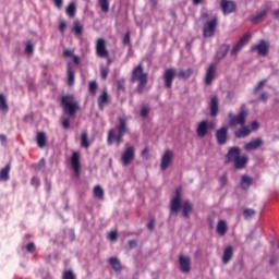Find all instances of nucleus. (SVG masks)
<instances>
[{
    "instance_id": "obj_30",
    "label": "nucleus",
    "mask_w": 279,
    "mask_h": 279,
    "mask_svg": "<svg viewBox=\"0 0 279 279\" xmlns=\"http://www.w3.org/2000/svg\"><path fill=\"white\" fill-rule=\"evenodd\" d=\"M110 98L108 97V92H104L102 95L98 97V106L100 110H104V104H109Z\"/></svg>"
},
{
    "instance_id": "obj_45",
    "label": "nucleus",
    "mask_w": 279,
    "mask_h": 279,
    "mask_svg": "<svg viewBox=\"0 0 279 279\" xmlns=\"http://www.w3.org/2000/svg\"><path fill=\"white\" fill-rule=\"evenodd\" d=\"M64 279H75V274H73V270H66L63 275Z\"/></svg>"
},
{
    "instance_id": "obj_24",
    "label": "nucleus",
    "mask_w": 279,
    "mask_h": 279,
    "mask_svg": "<svg viewBox=\"0 0 279 279\" xmlns=\"http://www.w3.org/2000/svg\"><path fill=\"white\" fill-rule=\"evenodd\" d=\"M251 184H254V179L247 174H243L240 181V187L242 191H247Z\"/></svg>"
},
{
    "instance_id": "obj_26",
    "label": "nucleus",
    "mask_w": 279,
    "mask_h": 279,
    "mask_svg": "<svg viewBox=\"0 0 279 279\" xmlns=\"http://www.w3.org/2000/svg\"><path fill=\"white\" fill-rule=\"evenodd\" d=\"M250 158L247 156L243 155L240 156L238 159H235L233 162L234 169H245V166L247 165Z\"/></svg>"
},
{
    "instance_id": "obj_25",
    "label": "nucleus",
    "mask_w": 279,
    "mask_h": 279,
    "mask_svg": "<svg viewBox=\"0 0 279 279\" xmlns=\"http://www.w3.org/2000/svg\"><path fill=\"white\" fill-rule=\"evenodd\" d=\"M234 254V248L232 246H227L223 251L222 263L223 265H228L230 260H232V256Z\"/></svg>"
},
{
    "instance_id": "obj_16",
    "label": "nucleus",
    "mask_w": 279,
    "mask_h": 279,
    "mask_svg": "<svg viewBox=\"0 0 279 279\" xmlns=\"http://www.w3.org/2000/svg\"><path fill=\"white\" fill-rule=\"evenodd\" d=\"M250 38H252V35L245 34L235 45V47L231 50V56H236L245 45L250 41Z\"/></svg>"
},
{
    "instance_id": "obj_53",
    "label": "nucleus",
    "mask_w": 279,
    "mask_h": 279,
    "mask_svg": "<svg viewBox=\"0 0 279 279\" xmlns=\"http://www.w3.org/2000/svg\"><path fill=\"white\" fill-rule=\"evenodd\" d=\"M26 53H34V44L28 43L25 49Z\"/></svg>"
},
{
    "instance_id": "obj_52",
    "label": "nucleus",
    "mask_w": 279,
    "mask_h": 279,
    "mask_svg": "<svg viewBox=\"0 0 279 279\" xmlns=\"http://www.w3.org/2000/svg\"><path fill=\"white\" fill-rule=\"evenodd\" d=\"M154 228H156V219L151 218L150 221L147 225V229L153 231Z\"/></svg>"
},
{
    "instance_id": "obj_3",
    "label": "nucleus",
    "mask_w": 279,
    "mask_h": 279,
    "mask_svg": "<svg viewBox=\"0 0 279 279\" xmlns=\"http://www.w3.org/2000/svg\"><path fill=\"white\" fill-rule=\"evenodd\" d=\"M147 77L148 75L145 73L142 63L134 68L131 75V82L133 84L137 82L136 93H138V95H142L145 90V86H147Z\"/></svg>"
},
{
    "instance_id": "obj_57",
    "label": "nucleus",
    "mask_w": 279,
    "mask_h": 279,
    "mask_svg": "<svg viewBox=\"0 0 279 279\" xmlns=\"http://www.w3.org/2000/svg\"><path fill=\"white\" fill-rule=\"evenodd\" d=\"M34 250H36V246L34 245L33 242H31V243H28V244L26 245V251H27V252L32 253V252H34Z\"/></svg>"
},
{
    "instance_id": "obj_32",
    "label": "nucleus",
    "mask_w": 279,
    "mask_h": 279,
    "mask_svg": "<svg viewBox=\"0 0 279 279\" xmlns=\"http://www.w3.org/2000/svg\"><path fill=\"white\" fill-rule=\"evenodd\" d=\"M193 75V69L180 70L178 73L179 80H189Z\"/></svg>"
},
{
    "instance_id": "obj_60",
    "label": "nucleus",
    "mask_w": 279,
    "mask_h": 279,
    "mask_svg": "<svg viewBox=\"0 0 279 279\" xmlns=\"http://www.w3.org/2000/svg\"><path fill=\"white\" fill-rule=\"evenodd\" d=\"M66 29V22H61L59 25V31L62 33H64V31Z\"/></svg>"
},
{
    "instance_id": "obj_12",
    "label": "nucleus",
    "mask_w": 279,
    "mask_h": 279,
    "mask_svg": "<svg viewBox=\"0 0 279 279\" xmlns=\"http://www.w3.org/2000/svg\"><path fill=\"white\" fill-rule=\"evenodd\" d=\"M263 145H265V141H263L262 137H257L252 140L251 142L246 143L244 145V149L246 151H256V149L263 147Z\"/></svg>"
},
{
    "instance_id": "obj_4",
    "label": "nucleus",
    "mask_w": 279,
    "mask_h": 279,
    "mask_svg": "<svg viewBox=\"0 0 279 279\" xmlns=\"http://www.w3.org/2000/svg\"><path fill=\"white\" fill-rule=\"evenodd\" d=\"M61 106L65 114L75 117V113L80 110V100H76L73 95H65L61 98Z\"/></svg>"
},
{
    "instance_id": "obj_40",
    "label": "nucleus",
    "mask_w": 279,
    "mask_h": 279,
    "mask_svg": "<svg viewBox=\"0 0 279 279\" xmlns=\"http://www.w3.org/2000/svg\"><path fill=\"white\" fill-rule=\"evenodd\" d=\"M94 195L95 197H97L98 199H104V189L100 187V185H96L94 187Z\"/></svg>"
},
{
    "instance_id": "obj_36",
    "label": "nucleus",
    "mask_w": 279,
    "mask_h": 279,
    "mask_svg": "<svg viewBox=\"0 0 279 279\" xmlns=\"http://www.w3.org/2000/svg\"><path fill=\"white\" fill-rule=\"evenodd\" d=\"M73 32H74L75 36H82V34L84 32V26H82V24H80V21H74Z\"/></svg>"
},
{
    "instance_id": "obj_41",
    "label": "nucleus",
    "mask_w": 279,
    "mask_h": 279,
    "mask_svg": "<svg viewBox=\"0 0 279 279\" xmlns=\"http://www.w3.org/2000/svg\"><path fill=\"white\" fill-rule=\"evenodd\" d=\"M265 84H267V80L259 81L257 86L253 89V95H257L259 90H263L265 88Z\"/></svg>"
},
{
    "instance_id": "obj_2",
    "label": "nucleus",
    "mask_w": 279,
    "mask_h": 279,
    "mask_svg": "<svg viewBox=\"0 0 279 279\" xmlns=\"http://www.w3.org/2000/svg\"><path fill=\"white\" fill-rule=\"evenodd\" d=\"M116 130L118 131V135L114 134V131L112 129L109 130L107 138L108 145H112V143H114V140L117 141L118 145H121V143H123V136L128 132V120H125V118L120 117L119 124L116 125Z\"/></svg>"
},
{
    "instance_id": "obj_46",
    "label": "nucleus",
    "mask_w": 279,
    "mask_h": 279,
    "mask_svg": "<svg viewBox=\"0 0 279 279\" xmlns=\"http://www.w3.org/2000/svg\"><path fill=\"white\" fill-rule=\"evenodd\" d=\"M219 182L221 186H226V184H228V175L226 174L220 175Z\"/></svg>"
},
{
    "instance_id": "obj_51",
    "label": "nucleus",
    "mask_w": 279,
    "mask_h": 279,
    "mask_svg": "<svg viewBox=\"0 0 279 279\" xmlns=\"http://www.w3.org/2000/svg\"><path fill=\"white\" fill-rule=\"evenodd\" d=\"M109 239L110 241H117V239H119V233L117 231H111L109 233Z\"/></svg>"
},
{
    "instance_id": "obj_58",
    "label": "nucleus",
    "mask_w": 279,
    "mask_h": 279,
    "mask_svg": "<svg viewBox=\"0 0 279 279\" xmlns=\"http://www.w3.org/2000/svg\"><path fill=\"white\" fill-rule=\"evenodd\" d=\"M136 245H137L136 240L129 241V250H134V247H136Z\"/></svg>"
},
{
    "instance_id": "obj_21",
    "label": "nucleus",
    "mask_w": 279,
    "mask_h": 279,
    "mask_svg": "<svg viewBox=\"0 0 279 279\" xmlns=\"http://www.w3.org/2000/svg\"><path fill=\"white\" fill-rule=\"evenodd\" d=\"M228 51H230V45L222 44L216 52L215 60H217V62H221V60L228 56Z\"/></svg>"
},
{
    "instance_id": "obj_47",
    "label": "nucleus",
    "mask_w": 279,
    "mask_h": 279,
    "mask_svg": "<svg viewBox=\"0 0 279 279\" xmlns=\"http://www.w3.org/2000/svg\"><path fill=\"white\" fill-rule=\"evenodd\" d=\"M269 99V94H267V92H263L258 98L259 101H267Z\"/></svg>"
},
{
    "instance_id": "obj_22",
    "label": "nucleus",
    "mask_w": 279,
    "mask_h": 279,
    "mask_svg": "<svg viewBox=\"0 0 279 279\" xmlns=\"http://www.w3.org/2000/svg\"><path fill=\"white\" fill-rule=\"evenodd\" d=\"M252 134V130L247 125H241V128L234 132L235 138H245Z\"/></svg>"
},
{
    "instance_id": "obj_48",
    "label": "nucleus",
    "mask_w": 279,
    "mask_h": 279,
    "mask_svg": "<svg viewBox=\"0 0 279 279\" xmlns=\"http://www.w3.org/2000/svg\"><path fill=\"white\" fill-rule=\"evenodd\" d=\"M117 84H118V90H123V88H125V78L119 80Z\"/></svg>"
},
{
    "instance_id": "obj_61",
    "label": "nucleus",
    "mask_w": 279,
    "mask_h": 279,
    "mask_svg": "<svg viewBox=\"0 0 279 279\" xmlns=\"http://www.w3.org/2000/svg\"><path fill=\"white\" fill-rule=\"evenodd\" d=\"M232 99H234V93L233 92H228L227 93V100L232 101Z\"/></svg>"
},
{
    "instance_id": "obj_27",
    "label": "nucleus",
    "mask_w": 279,
    "mask_h": 279,
    "mask_svg": "<svg viewBox=\"0 0 279 279\" xmlns=\"http://www.w3.org/2000/svg\"><path fill=\"white\" fill-rule=\"evenodd\" d=\"M216 230L219 236H226V232H228V223L226 220H219Z\"/></svg>"
},
{
    "instance_id": "obj_62",
    "label": "nucleus",
    "mask_w": 279,
    "mask_h": 279,
    "mask_svg": "<svg viewBox=\"0 0 279 279\" xmlns=\"http://www.w3.org/2000/svg\"><path fill=\"white\" fill-rule=\"evenodd\" d=\"M63 56H65V58H71V56H73V52L71 50H69V49H65L63 51Z\"/></svg>"
},
{
    "instance_id": "obj_31",
    "label": "nucleus",
    "mask_w": 279,
    "mask_h": 279,
    "mask_svg": "<svg viewBox=\"0 0 279 279\" xmlns=\"http://www.w3.org/2000/svg\"><path fill=\"white\" fill-rule=\"evenodd\" d=\"M267 12H269V8L260 11L257 15L253 16L251 19V23H259V21H263L267 16Z\"/></svg>"
},
{
    "instance_id": "obj_1",
    "label": "nucleus",
    "mask_w": 279,
    "mask_h": 279,
    "mask_svg": "<svg viewBox=\"0 0 279 279\" xmlns=\"http://www.w3.org/2000/svg\"><path fill=\"white\" fill-rule=\"evenodd\" d=\"M182 210V217L190 219L193 213V203L186 199L182 202V187H177L174 196L170 201V215H178Z\"/></svg>"
},
{
    "instance_id": "obj_11",
    "label": "nucleus",
    "mask_w": 279,
    "mask_h": 279,
    "mask_svg": "<svg viewBox=\"0 0 279 279\" xmlns=\"http://www.w3.org/2000/svg\"><path fill=\"white\" fill-rule=\"evenodd\" d=\"M241 156V148L239 146H233L229 148L226 159H225V165H230V162H234L239 157Z\"/></svg>"
},
{
    "instance_id": "obj_18",
    "label": "nucleus",
    "mask_w": 279,
    "mask_h": 279,
    "mask_svg": "<svg viewBox=\"0 0 279 279\" xmlns=\"http://www.w3.org/2000/svg\"><path fill=\"white\" fill-rule=\"evenodd\" d=\"M220 7L223 14H232L236 10V4L230 0H221Z\"/></svg>"
},
{
    "instance_id": "obj_19",
    "label": "nucleus",
    "mask_w": 279,
    "mask_h": 279,
    "mask_svg": "<svg viewBox=\"0 0 279 279\" xmlns=\"http://www.w3.org/2000/svg\"><path fill=\"white\" fill-rule=\"evenodd\" d=\"M252 51L257 50L258 56H267L269 53V44L265 40H260L259 44L253 46Z\"/></svg>"
},
{
    "instance_id": "obj_23",
    "label": "nucleus",
    "mask_w": 279,
    "mask_h": 279,
    "mask_svg": "<svg viewBox=\"0 0 279 279\" xmlns=\"http://www.w3.org/2000/svg\"><path fill=\"white\" fill-rule=\"evenodd\" d=\"M219 114V98L213 96L210 100V117H217Z\"/></svg>"
},
{
    "instance_id": "obj_43",
    "label": "nucleus",
    "mask_w": 279,
    "mask_h": 279,
    "mask_svg": "<svg viewBox=\"0 0 279 279\" xmlns=\"http://www.w3.org/2000/svg\"><path fill=\"white\" fill-rule=\"evenodd\" d=\"M243 215L245 219H250V217H254L256 215V211L254 209L246 208L244 209Z\"/></svg>"
},
{
    "instance_id": "obj_63",
    "label": "nucleus",
    "mask_w": 279,
    "mask_h": 279,
    "mask_svg": "<svg viewBox=\"0 0 279 279\" xmlns=\"http://www.w3.org/2000/svg\"><path fill=\"white\" fill-rule=\"evenodd\" d=\"M272 16L276 21H279V9L272 12Z\"/></svg>"
},
{
    "instance_id": "obj_20",
    "label": "nucleus",
    "mask_w": 279,
    "mask_h": 279,
    "mask_svg": "<svg viewBox=\"0 0 279 279\" xmlns=\"http://www.w3.org/2000/svg\"><path fill=\"white\" fill-rule=\"evenodd\" d=\"M216 71H217V68L215 66V63L209 64L205 75V84L207 86H210V84H213V80H215Z\"/></svg>"
},
{
    "instance_id": "obj_10",
    "label": "nucleus",
    "mask_w": 279,
    "mask_h": 279,
    "mask_svg": "<svg viewBox=\"0 0 279 279\" xmlns=\"http://www.w3.org/2000/svg\"><path fill=\"white\" fill-rule=\"evenodd\" d=\"M171 162H173V151L168 149L161 156L160 169L167 171L171 167Z\"/></svg>"
},
{
    "instance_id": "obj_15",
    "label": "nucleus",
    "mask_w": 279,
    "mask_h": 279,
    "mask_svg": "<svg viewBox=\"0 0 279 279\" xmlns=\"http://www.w3.org/2000/svg\"><path fill=\"white\" fill-rule=\"evenodd\" d=\"M71 165L75 175L82 173V163L80 162V153L74 151L71 157Z\"/></svg>"
},
{
    "instance_id": "obj_5",
    "label": "nucleus",
    "mask_w": 279,
    "mask_h": 279,
    "mask_svg": "<svg viewBox=\"0 0 279 279\" xmlns=\"http://www.w3.org/2000/svg\"><path fill=\"white\" fill-rule=\"evenodd\" d=\"M209 15L208 13H202L201 14V21H203V37L204 38H213V36H215V32L217 29V25L219 23V17L214 16L213 20L210 21H206V19H208Z\"/></svg>"
},
{
    "instance_id": "obj_8",
    "label": "nucleus",
    "mask_w": 279,
    "mask_h": 279,
    "mask_svg": "<svg viewBox=\"0 0 279 279\" xmlns=\"http://www.w3.org/2000/svg\"><path fill=\"white\" fill-rule=\"evenodd\" d=\"M135 149L134 146H126L121 156V162L123 167H128L131 162H134Z\"/></svg>"
},
{
    "instance_id": "obj_28",
    "label": "nucleus",
    "mask_w": 279,
    "mask_h": 279,
    "mask_svg": "<svg viewBox=\"0 0 279 279\" xmlns=\"http://www.w3.org/2000/svg\"><path fill=\"white\" fill-rule=\"evenodd\" d=\"M36 141L40 149H43L44 147H47V134H45V132H38Z\"/></svg>"
},
{
    "instance_id": "obj_59",
    "label": "nucleus",
    "mask_w": 279,
    "mask_h": 279,
    "mask_svg": "<svg viewBox=\"0 0 279 279\" xmlns=\"http://www.w3.org/2000/svg\"><path fill=\"white\" fill-rule=\"evenodd\" d=\"M123 45H130V33H126L123 38Z\"/></svg>"
},
{
    "instance_id": "obj_37",
    "label": "nucleus",
    "mask_w": 279,
    "mask_h": 279,
    "mask_svg": "<svg viewBox=\"0 0 279 279\" xmlns=\"http://www.w3.org/2000/svg\"><path fill=\"white\" fill-rule=\"evenodd\" d=\"M77 10V7L74 2H71L69 7L66 8V14L70 16V19H73L75 16V12Z\"/></svg>"
},
{
    "instance_id": "obj_64",
    "label": "nucleus",
    "mask_w": 279,
    "mask_h": 279,
    "mask_svg": "<svg viewBox=\"0 0 279 279\" xmlns=\"http://www.w3.org/2000/svg\"><path fill=\"white\" fill-rule=\"evenodd\" d=\"M149 3L151 8H156V5H158V0H149Z\"/></svg>"
},
{
    "instance_id": "obj_35",
    "label": "nucleus",
    "mask_w": 279,
    "mask_h": 279,
    "mask_svg": "<svg viewBox=\"0 0 279 279\" xmlns=\"http://www.w3.org/2000/svg\"><path fill=\"white\" fill-rule=\"evenodd\" d=\"M10 179V163H8L1 171H0V180H9Z\"/></svg>"
},
{
    "instance_id": "obj_56",
    "label": "nucleus",
    "mask_w": 279,
    "mask_h": 279,
    "mask_svg": "<svg viewBox=\"0 0 279 279\" xmlns=\"http://www.w3.org/2000/svg\"><path fill=\"white\" fill-rule=\"evenodd\" d=\"M70 122H69V119L68 118H64L63 120H62V128H64V130H69V128H70Z\"/></svg>"
},
{
    "instance_id": "obj_13",
    "label": "nucleus",
    "mask_w": 279,
    "mask_h": 279,
    "mask_svg": "<svg viewBox=\"0 0 279 279\" xmlns=\"http://www.w3.org/2000/svg\"><path fill=\"white\" fill-rule=\"evenodd\" d=\"M216 140L218 145H226L228 143V126H221L216 131Z\"/></svg>"
},
{
    "instance_id": "obj_50",
    "label": "nucleus",
    "mask_w": 279,
    "mask_h": 279,
    "mask_svg": "<svg viewBox=\"0 0 279 279\" xmlns=\"http://www.w3.org/2000/svg\"><path fill=\"white\" fill-rule=\"evenodd\" d=\"M142 157H143L145 160H149V148L145 147V148L142 150Z\"/></svg>"
},
{
    "instance_id": "obj_55",
    "label": "nucleus",
    "mask_w": 279,
    "mask_h": 279,
    "mask_svg": "<svg viewBox=\"0 0 279 279\" xmlns=\"http://www.w3.org/2000/svg\"><path fill=\"white\" fill-rule=\"evenodd\" d=\"M64 0H53V3L58 10H62Z\"/></svg>"
},
{
    "instance_id": "obj_42",
    "label": "nucleus",
    "mask_w": 279,
    "mask_h": 279,
    "mask_svg": "<svg viewBox=\"0 0 279 279\" xmlns=\"http://www.w3.org/2000/svg\"><path fill=\"white\" fill-rule=\"evenodd\" d=\"M89 93L90 95H95L97 93V81L89 82Z\"/></svg>"
},
{
    "instance_id": "obj_7",
    "label": "nucleus",
    "mask_w": 279,
    "mask_h": 279,
    "mask_svg": "<svg viewBox=\"0 0 279 279\" xmlns=\"http://www.w3.org/2000/svg\"><path fill=\"white\" fill-rule=\"evenodd\" d=\"M175 75H178V71L173 68L167 69L163 72L162 80L165 88H167L168 90H171V87L173 86V80H175Z\"/></svg>"
},
{
    "instance_id": "obj_38",
    "label": "nucleus",
    "mask_w": 279,
    "mask_h": 279,
    "mask_svg": "<svg viewBox=\"0 0 279 279\" xmlns=\"http://www.w3.org/2000/svg\"><path fill=\"white\" fill-rule=\"evenodd\" d=\"M0 110L8 112V100L3 94H0Z\"/></svg>"
},
{
    "instance_id": "obj_34",
    "label": "nucleus",
    "mask_w": 279,
    "mask_h": 279,
    "mask_svg": "<svg viewBox=\"0 0 279 279\" xmlns=\"http://www.w3.org/2000/svg\"><path fill=\"white\" fill-rule=\"evenodd\" d=\"M98 3L100 5L101 12H105V14H108V12H110V1L109 0H98Z\"/></svg>"
},
{
    "instance_id": "obj_39",
    "label": "nucleus",
    "mask_w": 279,
    "mask_h": 279,
    "mask_svg": "<svg viewBox=\"0 0 279 279\" xmlns=\"http://www.w3.org/2000/svg\"><path fill=\"white\" fill-rule=\"evenodd\" d=\"M74 82H75V72L73 71V69L69 68V70H68L69 86H73Z\"/></svg>"
},
{
    "instance_id": "obj_6",
    "label": "nucleus",
    "mask_w": 279,
    "mask_h": 279,
    "mask_svg": "<svg viewBox=\"0 0 279 279\" xmlns=\"http://www.w3.org/2000/svg\"><path fill=\"white\" fill-rule=\"evenodd\" d=\"M247 117H250V110H247L246 108H241L240 112L236 116L230 112L228 114L229 128H236V125H245Z\"/></svg>"
},
{
    "instance_id": "obj_29",
    "label": "nucleus",
    "mask_w": 279,
    "mask_h": 279,
    "mask_svg": "<svg viewBox=\"0 0 279 279\" xmlns=\"http://www.w3.org/2000/svg\"><path fill=\"white\" fill-rule=\"evenodd\" d=\"M108 263L109 265H111L113 271H121V269H123L121 266V262L117 257H110L108 259Z\"/></svg>"
},
{
    "instance_id": "obj_49",
    "label": "nucleus",
    "mask_w": 279,
    "mask_h": 279,
    "mask_svg": "<svg viewBox=\"0 0 279 279\" xmlns=\"http://www.w3.org/2000/svg\"><path fill=\"white\" fill-rule=\"evenodd\" d=\"M258 128H260V124L258 123V121H253L251 123V132H256V130H258Z\"/></svg>"
},
{
    "instance_id": "obj_9",
    "label": "nucleus",
    "mask_w": 279,
    "mask_h": 279,
    "mask_svg": "<svg viewBox=\"0 0 279 279\" xmlns=\"http://www.w3.org/2000/svg\"><path fill=\"white\" fill-rule=\"evenodd\" d=\"M179 267L182 274L191 272V257L189 255H179Z\"/></svg>"
},
{
    "instance_id": "obj_14",
    "label": "nucleus",
    "mask_w": 279,
    "mask_h": 279,
    "mask_svg": "<svg viewBox=\"0 0 279 279\" xmlns=\"http://www.w3.org/2000/svg\"><path fill=\"white\" fill-rule=\"evenodd\" d=\"M96 53L99 58H108V48H106V39L99 38L97 40Z\"/></svg>"
},
{
    "instance_id": "obj_33",
    "label": "nucleus",
    "mask_w": 279,
    "mask_h": 279,
    "mask_svg": "<svg viewBox=\"0 0 279 279\" xmlns=\"http://www.w3.org/2000/svg\"><path fill=\"white\" fill-rule=\"evenodd\" d=\"M81 145L85 149H88V147H90V143L88 142V133L86 131H83V133L81 135Z\"/></svg>"
},
{
    "instance_id": "obj_54",
    "label": "nucleus",
    "mask_w": 279,
    "mask_h": 279,
    "mask_svg": "<svg viewBox=\"0 0 279 279\" xmlns=\"http://www.w3.org/2000/svg\"><path fill=\"white\" fill-rule=\"evenodd\" d=\"M148 114H149V108L143 107L141 110V117L145 118V117H148Z\"/></svg>"
},
{
    "instance_id": "obj_17",
    "label": "nucleus",
    "mask_w": 279,
    "mask_h": 279,
    "mask_svg": "<svg viewBox=\"0 0 279 279\" xmlns=\"http://www.w3.org/2000/svg\"><path fill=\"white\" fill-rule=\"evenodd\" d=\"M209 128L210 123H208L207 120L201 121L196 128V134L198 138H204L208 134Z\"/></svg>"
},
{
    "instance_id": "obj_44",
    "label": "nucleus",
    "mask_w": 279,
    "mask_h": 279,
    "mask_svg": "<svg viewBox=\"0 0 279 279\" xmlns=\"http://www.w3.org/2000/svg\"><path fill=\"white\" fill-rule=\"evenodd\" d=\"M108 73H110V68L108 66L101 68L100 75L102 80H106L108 77Z\"/></svg>"
}]
</instances>
